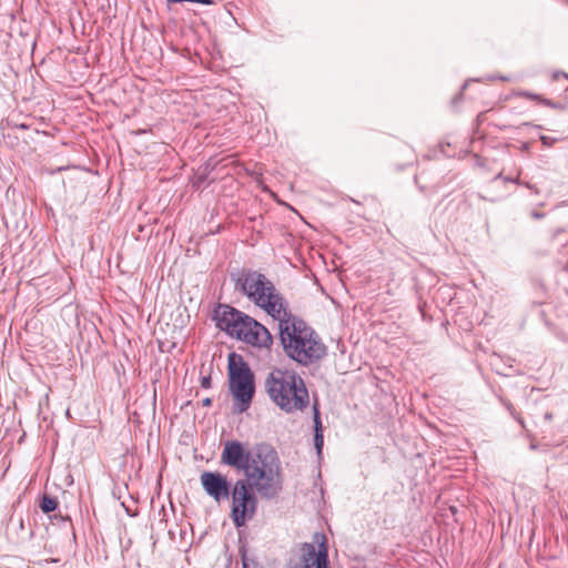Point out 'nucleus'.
I'll list each match as a JSON object with an SVG mask.
<instances>
[{
    "label": "nucleus",
    "mask_w": 568,
    "mask_h": 568,
    "mask_svg": "<svg viewBox=\"0 0 568 568\" xmlns=\"http://www.w3.org/2000/svg\"><path fill=\"white\" fill-rule=\"evenodd\" d=\"M276 321L280 341L288 358L302 366H310L326 355L327 348L321 336L290 310Z\"/></svg>",
    "instance_id": "1"
},
{
    "label": "nucleus",
    "mask_w": 568,
    "mask_h": 568,
    "mask_svg": "<svg viewBox=\"0 0 568 568\" xmlns=\"http://www.w3.org/2000/svg\"><path fill=\"white\" fill-rule=\"evenodd\" d=\"M242 483L248 484L262 498L272 499L283 488V475L277 453L268 445H256L247 455Z\"/></svg>",
    "instance_id": "2"
},
{
    "label": "nucleus",
    "mask_w": 568,
    "mask_h": 568,
    "mask_svg": "<svg viewBox=\"0 0 568 568\" xmlns=\"http://www.w3.org/2000/svg\"><path fill=\"white\" fill-rule=\"evenodd\" d=\"M214 318L221 331L247 345L267 349L273 345V336L263 324L230 305H219Z\"/></svg>",
    "instance_id": "3"
},
{
    "label": "nucleus",
    "mask_w": 568,
    "mask_h": 568,
    "mask_svg": "<svg viewBox=\"0 0 568 568\" xmlns=\"http://www.w3.org/2000/svg\"><path fill=\"white\" fill-rule=\"evenodd\" d=\"M265 389L272 402L287 414L302 412L310 404L304 379L291 369H273L265 379Z\"/></svg>",
    "instance_id": "4"
},
{
    "label": "nucleus",
    "mask_w": 568,
    "mask_h": 568,
    "mask_svg": "<svg viewBox=\"0 0 568 568\" xmlns=\"http://www.w3.org/2000/svg\"><path fill=\"white\" fill-rule=\"evenodd\" d=\"M235 287L275 321L290 310L275 285L257 271H243L235 280Z\"/></svg>",
    "instance_id": "5"
},
{
    "label": "nucleus",
    "mask_w": 568,
    "mask_h": 568,
    "mask_svg": "<svg viewBox=\"0 0 568 568\" xmlns=\"http://www.w3.org/2000/svg\"><path fill=\"white\" fill-rule=\"evenodd\" d=\"M229 382L230 389L237 402L239 412H245L254 395V377L248 365L241 355L229 354Z\"/></svg>",
    "instance_id": "6"
},
{
    "label": "nucleus",
    "mask_w": 568,
    "mask_h": 568,
    "mask_svg": "<svg viewBox=\"0 0 568 568\" xmlns=\"http://www.w3.org/2000/svg\"><path fill=\"white\" fill-rule=\"evenodd\" d=\"M256 494L248 484L239 479L234 483L230 496L232 498L231 518L235 527H243L255 516L258 505Z\"/></svg>",
    "instance_id": "7"
},
{
    "label": "nucleus",
    "mask_w": 568,
    "mask_h": 568,
    "mask_svg": "<svg viewBox=\"0 0 568 568\" xmlns=\"http://www.w3.org/2000/svg\"><path fill=\"white\" fill-rule=\"evenodd\" d=\"M200 480L204 491L216 503L230 498L232 488L225 475L217 471H203Z\"/></svg>",
    "instance_id": "8"
},
{
    "label": "nucleus",
    "mask_w": 568,
    "mask_h": 568,
    "mask_svg": "<svg viewBox=\"0 0 568 568\" xmlns=\"http://www.w3.org/2000/svg\"><path fill=\"white\" fill-rule=\"evenodd\" d=\"M321 537L322 541L316 549L314 544L305 542L302 546V564L295 565L291 568H328V554L325 542V536L316 535L315 538Z\"/></svg>",
    "instance_id": "9"
},
{
    "label": "nucleus",
    "mask_w": 568,
    "mask_h": 568,
    "mask_svg": "<svg viewBox=\"0 0 568 568\" xmlns=\"http://www.w3.org/2000/svg\"><path fill=\"white\" fill-rule=\"evenodd\" d=\"M250 452L251 450L245 449L242 443L237 440H227L223 445L221 463L243 471Z\"/></svg>",
    "instance_id": "10"
},
{
    "label": "nucleus",
    "mask_w": 568,
    "mask_h": 568,
    "mask_svg": "<svg viewBox=\"0 0 568 568\" xmlns=\"http://www.w3.org/2000/svg\"><path fill=\"white\" fill-rule=\"evenodd\" d=\"M314 426H315L314 444H315V447H316L318 454H321L323 445H324V438H323V433H322V423H321V418H320V413H318V409L316 406H314Z\"/></svg>",
    "instance_id": "11"
},
{
    "label": "nucleus",
    "mask_w": 568,
    "mask_h": 568,
    "mask_svg": "<svg viewBox=\"0 0 568 568\" xmlns=\"http://www.w3.org/2000/svg\"><path fill=\"white\" fill-rule=\"evenodd\" d=\"M58 507V501L54 497L44 495L40 503V508L43 513L49 514Z\"/></svg>",
    "instance_id": "12"
},
{
    "label": "nucleus",
    "mask_w": 568,
    "mask_h": 568,
    "mask_svg": "<svg viewBox=\"0 0 568 568\" xmlns=\"http://www.w3.org/2000/svg\"><path fill=\"white\" fill-rule=\"evenodd\" d=\"M241 560L243 568H261L258 561L247 555L246 550L241 549Z\"/></svg>",
    "instance_id": "13"
},
{
    "label": "nucleus",
    "mask_w": 568,
    "mask_h": 568,
    "mask_svg": "<svg viewBox=\"0 0 568 568\" xmlns=\"http://www.w3.org/2000/svg\"><path fill=\"white\" fill-rule=\"evenodd\" d=\"M534 99H535V102L542 103L545 105H549V106H552L555 109L564 110V109H566L568 106V104L552 103L550 100L542 99L541 97H539L537 94L534 95Z\"/></svg>",
    "instance_id": "14"
},
{
    "label": "nucleus",
    "mask_w": 568,
    "mask_h": 568,
    "mask_svg": "<svg viewBox=\"0 0 568 568\" xmlns=\"http://www.w3.org/2000/svg\"><path fill=\"white\" fill-rule=\"evenodd\" d=\"M519 173L516 175V176H503V173H499L496 175V178L494 179V182L498 181V180H504L505 182H513V183H516L518 182V179H519Z\"/></svg>",
    "instance_id": "15"
},
{
    "label": "nucleus",
    "mask_w": 568,
    "mask_h": 568,
    "mask_svg": "<svg viewBox=\"0 0 568 568\" xmlns=\"http://www.w3.org/2000/svg\"><path fill=\"white\" fill-rule=\"evenodd\" d=\"M539 140L542 142L544 145L546 146H550L552 145L556 141H558L557 138H551V136H548V135H545V134H540L539 135Z\"/></svg>",
    "instance_id": "16"
},
{
    "label": "nucleus",
    "mask_w": 568,
    "mask_h": 568,
    "mask_svg": "<svg viewBox=\"0 0 568 568\" xmlns=\"http://www.w3.org/2000/svg\"><path fill=\"white\" fill-rule=\"evenodd\" d=\"M171 3L184 2V0H168ZM185 2L201 3V4H212L213 0H185Z\"/></svg>",
    "instance_id": "17"
},
{
    "label": "nucleus",
    "mask_w": 568,
    "mask_h": 568,
    "mask_svg": "<svg viewBox=\"0 0 568 568\" xmlns=\"http://www.w3.org/2000/svg\"><path fill=\"white\" fill-rule=\"evenodd\" d=\"M201 386L203 388H210L211 387V377L210 376H203L201 378Z\"/></svg>",
    "instance_id": "18"
},
{
    "label": "nucleus",
    "mask_w": 568,
    "mask_h": 568,
    "mask_svg": "<svg viewBox=\"0 0 568 568\" xmlns=\"http://www.w3.org/2000/svg\"><path fill=\"white\" fill-rule=\"evenodd\" d=\"M561 77H562V78L568 79V74H567V73H565V72H555V73L552 74V78H554L555 80H558V79H559V78H561Z\"/></svg>",
    "instance_id": "19"
},
{
    "label": "nucleus",
    "mask_w": 568,
    "mask_h": 568,
    "mask_svg": "<svg viewBox=\"0 0 568 568\" xmlns=\"http://www.w3.org/2000/svg\"><path fill=\"white\" fill-rule=\"evenodd\" d=\"M211 404H212V399H211V398H209V397H207V398H204V399L202 400V405H203V406H205V407L211 406Z\"/></svg>",
    "instance_id": "20"
},
{
    "label": "nucleus",
    "mask_w": 568,
    "mask_h": 568,
    "mask_svg": "<svg viewBox=\"0 0 568 568\" xmlns=\"http://www.w3.org/2000/svg\"><path fill=\"white\" fill-rule=\"evenodd\" d=\"M499 79L503 80V81H508L509 80V78H507V77H499Z\"/></svg>",
    "instance_id": "21"
}]
</instances>
